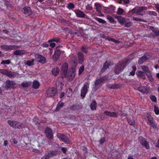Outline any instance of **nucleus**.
<instances>
[{"mask_svg": "<svg viewBox=\"0 0 159 159\" xmlns=\"http://www.w3.org/2000/svg\"><path fill=\"white\" fill-rule=\"evenodd\" d=\"M60 54L61 53L60 50L56 49L52 57V59L54 61H56L58 60Z\"/></svg>", "mask_w": 159, "mask_h": 159, "instance_id": "16", "label": "nucleus"}, {"mask_svg": "<svg viewBox=\"0 0 159 159\" xmlns=\"http://www.w3.org/2000/svg\"><path fill=\"white\" fill-rule=\"evenodd\" d=\"M138 7H135L131 10V12L133 13H136L138 14Z\"/></svg>", "mask_w": 159, "mask_h": 159, "instance_id": "41", "label": "nucleus"}, {"mask_svg": "<svg viewBox=\"0 0 159 159\" xmlns=\"http://www.w3.org/2000/svg\"><path fill=\"white\" fill-rule=\"evenodd\" d=\"M107 18L109 20L110 22L111 23L113 24H115L116 23V21L111 16H107Z\"/></svg>", "mask_w": 159, "mask_h": 159, "instance_id": "36", "label": "nucleus"}, {"mask_svg": "<svg viewBox=\"0 0 159 159\" xmlns=\"http://www.w3.org/2000/svg\"><path fill=\"white\" fill-rule=\"evenodd\" d=\"M147 9V7H138V15H144L145 13V10H146Z\"/></svg>", "mask_w": 159, "mask_h": 159, "instance_id": "19", "label": "nucleus"}, {"mask_svg": "<svg viewBox=\"0 0 159 159\" xmlns=\"http://www.w3.org/2000/svg\"><path fill=\"white\" fill-rule=\"evenodd\" d=\"M106 40H107L109 41H111L114 43H117L119 41L117 40H115L114 39L110 38L109 37H106Z\"/></svg>", "mask_w": 159, "mask_h": 159, "instance_id": "42", "label": "nucleus"}, {"mask_svg": "<svg viewBox=\"0 0 159 159\" xmlns=\"http://www.w3.org/2000/svg\"><path fill=\"white\" fill-rule=\"evenodd\" d=\"M146 116L149 121V125L154 129H156L157 128V124L155 121L154 120L153 117L148 114H147Z\"/></svg>", "mask_w": 159, "mask_h": 159, "instance_id": "2", "label": "nucleus"}, {"mask_svg": "<svg viewBox=\"0 0 159 159\" xmlns=\"http://www.w3.org/2000/svg\"><path fill=\"white\" fill-rule=\"evenodd\" d=\"M132 25V22H126L125 23V25L127 27H129Z\"/></svg>", "mask_w": 159, "mask_h": 159, "instance_id": "50", "label": "nucleus"}, {"mask_svg": "<svg viewBox=\"0 0 159 159\" xmlns=\"http://www.w3.org/2000/svg\"><path fill=\"white\" fill-rule=\"evenodd\" d=\"M34 59H33L31 61H27L25 63V64L29 66H32L34 65Z\"/></svg>", "mask_w": 159, "mask_h": 159, "instance_id": "34", "label": "nucleus"}, {"mask_svg": "<svg viewBox=\"0 0 159 159\" xmlns=\"http://www.w3.org/2000/svg\"><path fill=\"white\" fill-rule=\"evenodd\" d=\"M75 70L73 69L72 71H70L67 75V73L64 75V76L66 77L69 81H71L74 78L75 76Z\"/></svg>", "mask_w": 159, "mask_h": 159, "instance_id": "4", "label": "nucleus"}, {"mask_svg": "<svg viewBox=\"0 0 159 159\" xmlns=\"http://www.w3.org/2000/svg\"><path fill=\"white\" fill-rule=\"evenodd\" d=\"M104 114L109 117H115L118 115L117 113L115 112H111L108 111H106L104 112Z\"/></svg>", "mask_w": 159, "mask_h": 159, "instance_id": "17", "label": "nucleus"}, {"mask_svg": "<svg viewBox=\"0 0 159 159\" xmlns=\"http://www.w3.org/2000/svg\"><path fill=\"white\" fill-rule=\"evenodd\" d=\"M50 153L48 152H45L44 156L41 159H49L51 157Z\"/></svg>", "mask_w": 159, "mask_h": 159, "instance_id": "32", "label": "nucleus"}, {"mask_svg": "<svg viewBox=\"0 0 159 159\" xmlns=\"http://www.w3.org/2000/svg\"><path fill=\"white\" fill-rule=\"evenodd\" d=\"M64 95H65V93L64 92L61 93L60 95V98H62L64 96Z\"/></svg>", "mask_w": 159, "mask_h": 159, "instance_id": "64", "label": "nucleus"}, {"mask_svg": "<svg viewBox=\"0 0 159 159\" xmlns=\"http://www.w3.org/2000/svg\"><path fill=\"white\" fill-rule=\"evenodd\" d=\"M145 74L144 72L141 71H138L136 72L137 75L139 77H144Z\"/></svg>", "mask_w": 159, "mask_h": 159, "instance_id": "37", "label": "nucleus"}, {"mask_svg": "<svg viewBox=\"0 0 159 159\" xmlns=\"http://www.w3.org/2000/svg\"><path fill=\"white\" fill-rule=\"evenodd\" d=\"M2 48L5 50H11L16 49L19 48V46L15 45H3L1 46Z\"/></svg>", "mask_w": 159, "mask_h": 159, "instance_id": "10", "label": "nucleus"}, {"mask_svg": "<svg viewBox=\"0 0 159 159\" xmlns=\"http://www.w3.org/2000/svg\"><path fill=\"white\" fill-rule=\"evenodd\" d=\"M78 57L79 60V62L82 64L83 63L84 60V56L83 54L81 52L78 53Z\"/></svg>", "mask_w": 159, "mask_h": 159, "instance_id": "24", "label": "nucleus"}, {"mask_svg": "<svg viewBox=\"0 0 159 159\" xmlns=\"http://www.w3.org/2000/svg\"><path fill=\"white\" fill-rule=\"evenodd\" d=\"M22 11L25 14L30 15L31 13L30 8L29 7H24Z\"/></svg>", "mask_w": 159, "mask_h": 159, "instance_id": "25", "label": "nucleus"}, {"mask_svg": "<svg viewBox=\"0 0 159 159\" xmlns=\"http://www.w3.org/2000/svg\"><path fill=\"white\" fill-rule=\"evenodd\" d=\"M8 123L11 126L15 128L16 127V121L14 120H8L7 121Z\"/></svg>", "mask_w": 159, "mask_h": 159, "instance_id": "28", "label": "nucleus"}, {"mask_svg": "<svg viewBox=\"0 0 159 159\" xmlns=\"http://www.w3.org/2000/svg\"><path fill=\"white\" fill-rule=\"evenodd\" d=\"M125 66V64L124 62L118 63L115 68V72L116 74H119L124 69Z\"/></svg>", "mask_w": 159, "mask_h": 159, "instance_id": "3", "label": "nucleus"}, {"mask_svg": "<svg viewBox=\"0 0 159 159\" xmlns=\"http://www.w3.org/2000/svg\"><path fill=\"white\" fill-rule=\"evenodd\" d=\"M25 52L24 50H17L14 51V54L16 55H21L25 54Z\"/></svg>", "mask_w": 159, "mask_h": 159, "instance_id": "26", "label": "nucleus"}, {"mask_svg": "<svg viewBox=\"0 0 159 159\" xmlns=\"http://www.w3.org/2000/svg\"><path fill=\"white\" fill-rule=\"evenodd\" d=\"M154 108L155 113L157 115H159V108L156 106H155L154 107Z\"/></svg>", "mask_w": 159, "mask_h": 159, "instance_id": "40", "label": "nucleus"}, {"mask_svg": "<svg viewBox=\"0 0 159 159\" xmlns=\"http://www.w3.org/2000/svg\"><path fill=\"white\" fill-rule=\"evenodd\" d=\"M128 122L131 125H134L135 122L134 120L133 119L129 120L128 119H127Z\"/></svg>", "mask_w": 159, "mask_h": 159, "instance_id": "43", "label": "nucleus"}, {"mask_svg": "<svg viewBox=\"0 0 159 159\" xmlns=\"http://www.w3.org/2000/svg\"><path fill=\"white\" fill-rule=\"evenodd\" d=\"M137 90L143 93L147 94L149 92L148 89L144 86H140L137 88Z\"/></svg>", "mask_w": 159, "mask_h": 159, "instance_id": "12", "label": "nucleus"}, {"mask_svg": "<svg viewBox=\"0 0 159 159\" xmlns=\"http://www.w3.org/2000/svg\"><path fill=\"white\" fill-rule=\"evenodd\" d=\"M95 5L96 7V9L98 12H100L101 10V5L98 3H96Z\"/></svg>", "mask_w": 159, "mask_h": 159, "instance_id": "38", "label": "nucleus"}, {"mask_svg": "<svg viewBox=\"0 0 159 159\" xmlns=\"http://www.w3.org/2000/svg\"><path fill=\"white\" fill-rule=\"evenodd\" d=\"M84 70V67L83 66H82L80 67L79 70V75H80L82 73Z\"/></svg>", "mask_w": 159, "mask_h": 159, "instance_id": "45", "label": "nucleus"}, {"mask_svg": "<svg viewBox=\"0 0 159 159\" xmlns=\"http://www.w3.org/2000/svg\"><path fill=\"white\" fill-rule=\"evenodd\" d=\"M150 99L153 102H155L157 101V99L156 97L152 95L150 96Z\"/></svg>", "mask_w": 159, "mask_h": 159, "instance_id": "51", "label": "nucleus"}, {"mask_svg": "<svg viewBox=\"0 0 159 159\" xmlns=\"http://www.w3.org/2000/svg\"><path fill=\"white\" fill-rule=\"evenodd\" d=\"M10 62V61L9 60H7L2 61L1 64H9Z\"/></svg>", "mask_w": 159, "mask_h": 159, "instance_id": "46", "label": "nucleus"}, {"mask_svg": "<svg viewBox=\"0 0 159 159\" xmlns=\"http://www.w3.org/2000/svg\"><path fill=\"white\" fill-rule=\"evenodd\" d=\"M48 45L47 44H42V46L44 48H47L48 46Z\"/></svg>", "mask_w": 159, "mask_h": 159, "instance_id": "60", "label": "nucleus"}, {"mask_svg": "<svg viewBox=\"0 0 159 159\" xmlns=\"http://www.w3.org/2000/svg\"><path fill=\"white\" fill-rule=\"evenodd\" d=\"M95 19L97 21H98L100 23H105L106 22V21L104 20L99 18L96 17L95 18Z\"/></svg>", "mask_w": 159, "mask_h": 159, "instance_id": "44", "label": "nucleus"}, {"mask_svg": "<svg viewBox=\"0 0 159 159\" xmlns=\"http://www.w3.org/2000/svg\"><path fill=\"white\" fill-rule=\"evenodd\" d=\"M63 103L61 102H59L57 105L56 108L55 109V111H58L63 106Z\"/></svg>", "mask_w": 159, "mask_h": 159, "instance_id": "31", "label": "nucleus"}, {"mask_svg": "<svg viewBox=\"0 0 159 159\" xmlns=\"http://www.w3.org/2000/svg\"><path fill=\"white\" fill-rule=\"evenodd\" d=\"M67 92H68V95L67 96L68 97H70L71 96L72 94V89H67Z\"/></svg>", "mask_w": 159, "mask_h": 159, "instance_id": "48", "label": "nucleus"}, {"mask_svg": "<svg viewBox=\"0 0 159 159\" xmlns=\"http://www.w3.org/2000/svg\"><path fill=\"white\" fill-rule=\"evenodd\" d=\"M52 74L54 76H57L59 72V69L57 67L54 68L52 71Z\"/></svg>", "mask_w": 159, "mask_h": 159, "instance_id": "27", "label": "nucleus"}, {"mask_svg": "<svg viewBox=\"0 0 159 159\" xmlns=\"http://www.w3.org/2000/svg\"><path fill=\"white\" fill-rule=\"evenodd\" d=\"M64 84L63 77H59L56 81V85L57 87L60 86V88L61 89Z\"/></svg>", "mask_w": 159, "mask_h": 159, "instance_id": "9", "label": "nucleus"}, {"mask_svg": "<svg viewBox=\"0 0 159 159\" xmlns=\"http://www.w3.org/2000/svg\"><path fill=\"white\" fill-rule=\"evenodd\" d=\"M149 58V56H148L147 55H144L142 57L139 58L138 62L139 64H142L144 62L146 61Z\"/></svg>", "mask_w": 159, "mask_h": 159, "instance_id": "22", "label": "nucleus"}, {"mask_svg": "<svg viewBox=\"0 0 159 159\" xmlns=\"http://www.w3.org/2000/svg\"><path fill=\"white\" fill-rule=\"evenodd\" d=\"M76 16L79 17H84L85 16V14L82 11L79 10H76L74 11Z\"/></svg>", "mask_w": 159, "mask_h": 159, "instance_id": "20", "label": "nucleus"}, {"mask_svg": "<svg viewBox=\"0 0 159 159\" xmlns=\"http://www.w3.org/2000/svg\"><path fill=\"white\" fill-rule=\"evenodd\" d=\"M139 140L140 143L147 149L149 148V145L148 142L147 141L144 139L142 137H139Z\"/></svg>", "mask_w": 159, "mask_h": 159, "instance_id": "8", "label": "nucleus"}, {"mask_svg": "<svg viewBox=\"0 0 159 159\" xmlns=\"http://www.w3.org/2000/svg\"><path fill=\"white\" fill-rule=\"evenodd\" d=\"M0 73L7 75L10 77L14 78L15 77L14 75L12 74L11 72L8 71L5 69L0 70Z\"/></svg>", "mask_w": 159, "mask_h": 159, "instance_id": "15", "label": "nucleus"}, {"mask_svg": "<svg viewBox=\"0 0 159 159\" xmlns=\"http://www.w3.org/2000/svg\"><path fill=\"white\" fill-rule=\"evenodd\" d=\"M16 127H15V128H18V129H22L25 127L24 125L20 123V122H18L16 121Z\"/></svg>", "mask_w": 159, "mask_h": 159, "instance_id": "30", "label": "nucleus"}, {"mask_svg": "<svg viewBox=\"0 0 159 159\" xmlns=\"http://www.w3.org/2000/svg\"><path fill=\"white\" fill-rule=\"evenodd\" d=\"M141 68L142 70L146 74L149 80L151 81H152L153 80V79L149 68L144 66H142Z\"/></svg>", "mask_w": 159, "mask_h": 159, "instance_id": "1", "label": "nucleus"}, {"mask_svg": "<svg viewBox=\"0 0 159 159\" xmlns=\"http://www.w3.org/2000/svg\"><path fill=\"white\" fill-rule=\"evenodd\" d=\"M133 20H135L137 21H143V19H141L137 18L134 17H133Z\"/></svg>", "mask_w": 159, "mask_h": 159, "instance_id": "55", "label": "nucleus"}, {"mask_svg": "<svg viewBox=\"0 0 159 159\" xmlns=\"http://www.w3.org/2000/svg\"><path fill=\"white\" fill-rule=\"evenodd\" d=\"M36 61L42 64H44L46 62L45 58L41 55L36 54L35 56Z\"/></svg>", "mask_w": 159, "mask_h": 159, "instance_id": "6", "label": "nucleus"}, {"mask_svg": "<svg viewBox=\"0 0 159 159\" xmlns=\"http://www.w3.org/2000/svg\"><path fill=\"white\" fill-rule=\"evenodd\" d=\"M156 146L159 148V139L158 140L157 143H156Z\"/></svg>", "mask_w": 159, "mask_h": 159, "instance_id": "63", "label": "nucleus"}, {"mask_svg": "<svg viewBox=\"0 0 159 159\" xmlns=\"http://www.w3.org/2000/svg\"><path fill=\"white\" fill-rule=\"evenodd\" d=\"M67 148H61V150L64 153H65L66 151Z\"/></svg>", "mask_w": 159, "mask_h": 159, "instance_id": "58", "label": "nucleus"}, {"mask_svg": "<svg viewBox=\"0 0 159 159\" xmlns=\"http://www.w3.org/2000/svg\"><path fill=\"white\" fill-rule=\"evenodd\" d=\"M148 13L150 15H153L154 16H157V13L153 11H148Z\"/></svg>", "mask_w": 159, "mask_h": 159, "instance_id": "54", "label": "nucleus"}, {"mask_svg": "<svg viewBox=\"0 0 159 159\" xmlns=\"http://www.w3.org/2000/svg\"><path fill=\"white\" fill-rule=\"evenodd\" d=\"M45 133L47 137L51 139L53 138V134L52 130L49 128H47L45 130Z\"/></svg>", "mask_w": 159, "mask_h": 159, "instance_id": "13", "label": "nucleus"}, {"mask_svg": "<svg viewBox=\"0 0 159 159\" xmlns=\"http://www.w3.org/2000/svg\"><path fill=\"white\" fill-rule=\"evenodd\" d=\"M5 84V88L6 89H8L11 87H12L13 89L15 88L14 86L16 85V83L14 81L7 80L6 81Z\"/></svg>", "mask_w": 159, "mask_h": 159, "instance_id": "11", "label": "nucleus"}, {"mask_svg": "<svg viewBox=\"0 0 159 159\" xmlns=\"http://www.w3.org/2000/svg\"><path fill=\"white\" fill-rule=\"evenodd\" d=\"M56 45L55 43H50V45L51 47L52 48H54L55 47Z\"/></svg>", "mask_w": 159, "mask_h": 159, "instance_id": "57", "label": "nucleus"}, {"mask_svg": "<svg viewBox=\"0 0 159 159\" xmlns=\"http://www.w3.org/2000/svg\"><path fill=\"white\" fill-rule=\"evenodd\" d=\"M57 154V152L56 151H51L50 152V154L51 157L54 156Z\"/></svg>", "mask_w": 159, "mask_h": 159, "instance_id": "53", "label": "nucleus"}, {"mask_svg": "<svg viewBox=\"0 0 159 159\" xmlns=\"http://www.w3.org/2000/svg\"><path fill=\"white\" fill-rule=\"evenodd\" d=\"M86 7V8L89 10H91L93 8L92 7H91V6H90L89 5L88 6H87Z\"/></svg>", "mask_w": 159, "mask_h": 159, "instance_id": "62", "label": "nucleus"}, {"mask_svg": "<svg viewBox=\"0 0 159 159\" xmlns=\"http://www.w3.org/2000/svg\"><path fill=\"white\" fill-rule=\"evenodd\" d=\"M118 22L121 25H122L124 24L126 20L124 17H122V16H118L116 17Z\"/></svg>", "mask_w": 159, "mask_h": 159, "instance_id": "21", "label": "nucleus"}, {"mask_svg": "<svg viewBox=\"0 0 159 159\" xmlns=\"http://www.w3.org/2000/svg\"><path fill=\"white\" fill-rule=\"evenodd\" d=\"M74 5L72 3H69L68 4L67 7L70 9H72L74 8Z\"/></svg>", "mask_w": 159, "mask_h": 159, "instance_id": "49", "label": "nucleus"}, {"mask_svg": "<svg viewBox=\"0 0 159 159\" xmlns=\"http://www.w3.org/2000/svg\"><path fill=\"white\" fill-rule=\"evenodd\" d=\"M107 78L105 77L100 78L96 80L95 82V84L96 85L99 84L106 81Z\"/></svg>", "mask_w": 159, "mask_h": 159, "instance_id": "23", "label": "nucleus"}, {"mask_svg": "<svg viewBox=\"0 0 159 159\" xmlns=\"http://www.w3.org/2000/svg\"><path fill=\"white\" fill-rule=\"evenodd\" d=\"M86 47L85 46H84L81 47V49L85 53H87L88 52L87 50H86Z\"/></svg>", "mask_w": 159, "mask_h": 159, "instance_id": "56", "label": "nucleus"}, {"mask_svg": "<svg viewBox=\"0 0 159 159\" xmlns=\"http://www.w3.org/2000/svg\"><path fill=\"white\" fill-rule=\"evenodd\" d=\"M109 66V64L107 62H106L105 64L104 65L103 67V69H104V70L107 69Z\"/></svg>", "mask_w": 159, "mask_h": 159, "instance_id": "52", "label": "nucleus"}, {"mask_svg": "<svg viewBox=\"0 0 159 159\" xmlns=\"http://www.w3.org/2000/svg\"><path fill=\"white\" fill-rule=\"evenodd\" d=\"M57 136L59 139H61L64 142L67 144H70L71 143L69 139L65 135L61 134H58Z\"/></svg>", "mask_w": 159, "mask_h": 159, "instance_id": "7", "label": "nucleus"}, {"mask_svg": "<svg viewBox=\"0 0 159 159\" xmlns=\"http://www.w3.org/2000/svg\"><path fill=\"white\" fill-rule=\"evenodd\" d=\"M57 90L54 88H50L48 89L46 92L47 96L52 97L54 96L57 93Z\"/></svg>", "mask_w": 159, "mask_h": 159, "instance_id": "5", "label": "nucleus"}, {"mask_svg": "<svg viewBox=\"0 0 159 159\" xmlns=\"http://www.w3.org/2000/svg\"><path fill=\"white\" fill-rule=\"evenodd\" d=\"M133 70L130 73V75L133 76L135 74V72L136 70V67L135 66H133L132 67Z\"/></svg>", "mask_w": 159, "mask_h": 159, "instance_id": "39", "label": "nucleus"}, {"mask_svg": "<svg viewBox=\"0 0 159 159\" xmlns=\"http://www.w3.org/2000/svg\"><path fill=\"white\" fill-rule=\"evenodd\" d=\"M31 84V83L30 82H23L21 83V86L23 87H27L30 86Z\"/></svg>", "mask_w": 159, "mask_h": 159, "instance_id": "35", "label": "nucleus"}, {"mask_svg": "<svg viewBox=\"0 0 159 159\" xmlns=\"http://www.w3.org/2000/svg\"><path fill=\"white\" fill-rule=\"evenodd\" d=\"M124 11V10L120 8H119L117 11V13L118 14L121 15L123 14Z\"/></svg>", "mask_w": 159, "mask_h": 159, "instance_id": "47", "label": "nucleus"}, {"mask_svg": "<svg viewBox=\"0 0 159 159\" xmlns=\"http://www.w3.org/2000/svg\"><path fill=\"white\" fill-rule=\"evenodd\" d=\"M90 108L92 110H94L96 108V103L95 101H93L90 104Z\"/></svg>", "mask_w": 159, "mask_h": 159, "instance_id": "33", "label": "nucleus"}, {"mask_svg": "<svg viewBox=\"0 0 159 159\" xmlns=\"http://www.w3.org/2000/svg\"><path fill=\"white\" fill-rule=\"evenodd\" d=\"M68 68V65L67 63H65L62 66L61 72L64 75H66Z\"/></svg>", "mask_w": 159, "mask_h": 159, "instance_id": "18", "label": "nucleus"}, {"mask_svg": "<svg viewBox=\"0 0 159 159\" xmlns=\"http://www.w3.org/2000/svg\"><path fill=\"white\" fill-rule=\"evenodd\" d=\"M40 86V84L39 81L35 80L33 82V87L35 89H37L39 88Z\"/></svg>", "mask_w": 159, "mask_h": 159, "instance_id": "29", "label": "nucleus"}, {"mask_svg": "<svg viewBox=\"0 0 159 159\" xmlns=\"http://www.w3.org/2000/svg\"><path fill=\"white\" fill-rule=\"evenodd\" d=\"M105 141V140L104 139H102L100 140V142L102 144Z\"/></svg>", "mask_w": 159, "mask_h": 159, "instance_id": "61", "label": "nucleus"}, {"mask_svg": "<svg viewBox=\"0 0 159 159\" xmlns=\"http://www.w3.org/2000/svg\"><path fill=\"white\" fill-rule=\"evenodd\" d=\"M29 149L31 152H36L37 151V150L34 149L32 147L30 148Z\"/></svg>", "mask_w": 159, "mask_h": 159, "instance_id": "59", "label": "nucleus"}, {"mask_svg": "<svg viewBox=\"0 0 159 159\" xmlns=\"http://www.w3.org/2000/svg\"><path fill=\"white\" fill-rule=\"evenodd\" d=\"M89 88V86L86 84H84L81 90V96L84 98L87 92V89Z\"/></svg>", "mask_w": 159, "mask_h": 159, "instance_id": "14", "label": "nucleus"}]
</instances>
